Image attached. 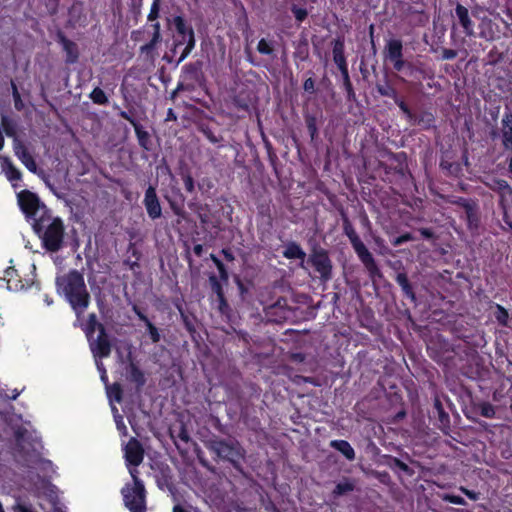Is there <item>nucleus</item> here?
<instances>
[{"mask_svg":"<svg viewBox=\"0 0 512 512\" xmlns=\"http://www.w3.org/2000/svg\"><path fill=\"white\" fill-rule=\"evenodd\" d=\"M120 360L119 369L114 372L115 381L112 384L109 383L107 371L103 363L96 359V364L100 372V379L105 386L106 395L111 406L117 430L122 436H126L127 430L124 423V416L128 415V406L123 404V394L126 383L128 382V362L124 361L121 355Z\"/></svg>","mask_w":512,"mask_h":512,"instance_id":"obj_1","label":"nucleus"},{"mask_svg":"<svg viewBox=\"0 0 512 512\" xmlns=\"http://www.w3.org/2000/svg\"><path fill=\"white\" fill-rule=\"evenodd\" d=\"M32 229L46 251L55 253L62 249L65 236L64 222L60 217H54L52 211L35 219Z\"/></svg>","mask_w":512,"mask_h":512,"instance_id":"obj_2","label":"nucleus"},{"mask_svg":"<svg viewBox=\"0 0 512 512\" xmlns=\"http://www.w3.org/2000/svg\"><path fill=\"white\" fill-rule=\"evenodd\" d=\"M57 286L64 293L77 315H80L88 307L90 295L86 289L83 275L77 270H71L67 275L57 278Z\"/></svg>","mask_w":512,"mask_h":512,"instance_id":"obj_3","label":"nucleus"},{"mask_svg":"<svg viewBox=\"0 0 512 512\" xmlns=\"http://www.w3.org/2000/svg\"><path fill=\"white\" fill-rule=\"evenodd\" d=\"M18 204L26 219L31 224L40 216H45L51 210L40 201L37 194L22 190L17 194Z\"/></svg>","mask_w":512,"mask_h":512,"instance_id":"obj_4","label":"nucleus"},{"mask_svg":"<svg viewBox=\"0 0 512 512\" xmlns=\"http://www.w3.org/2000/svg\"><path fill=\"white\" fill-rule=\"evenodd\" d=\"M346 235L350 239V242L364 264L365 268L368 270L369 274L371 276H374L379 273V269L375 263V260L372 256V254L369 252V250L366 248L364 243L360 240L358 235L355 233V231L351 227L345 228Z\"/></svg>","mask_w":512,"mask_h":512,"instance_id":"obj_5","label":"nucleus"},{"mask_svg":"<svg viewBox=\"0 0 512 512\" xmlns=\"http://www.w3.org/2000/svg\"><path fill=\"white\" fill-rule=\"evenodd\" d=\"M88 341L90 344V349L96 359L101 360L102 358H106L110 355L111 343L103 325H99V333L97 338L94 339L92 336V338L88 339Z\"/></svg>","mask_w":512,"mask_h":512,"instance_id":"obj_6","label":"nucleus"},{"mask_svg":"<svg viewBox=\"0 0 512 512\" xmlns=\"http://www.w3.org/2000/svg\"><path fill=\"white\" fill-rule=\"evenodd\" d=\"M131 476L133 478V488L130 493V512H146L144 485L134 474H131Z\"/></svg>","mask_w":512,"mask_h":512,"instance_id":"obj_7","label":"nucleus"},{"mask_svg":"<svg viewBox=\"0 0 512 512\" xmlns=\"http://www.w3.org/2000/svg\"><path fill=\"white\" fill-rule=\"evenodd\" d=\"M213 450L219 457L231 462H236L243 456L242 450L237 443L217 441L213 444Z\"/></svg>","mask_w":512,"mask_h":512,"instance_id":"obj_8","label":"nucleus"},{"mask_svg":"<svg viewBox=\"0 0 512 512\" xmlns=\"http://www.w3.org/2000/svg\"><path fill=\"white\" fill-rule=\"evenodd\" d=\"M144 205L151 219H157L161 216L162 209L156 191L152 186H149L145 192Z\"/></svg>","mask_w":512,"mask_h":512,"instance_id":"obj_9","label":"nucleus"},{"mask_svg":"<svg viewBox=\"0 0 512 512\" xmlns=\"http://www.w3.org/2000/svg\"><path fill=\"white\" fill-rule=\"evenodd\" d=\"M311 263L315 267L317 272L320 273V275L323 279L327 280L330 278L332 265H331V261L326 253H324L322 251L315 252L311 256Z\"/></svg>","mask_w":512,"mask_h":512,"instance_id":"obj_10","label":"nucleus"},{"mask_svg":"<svg viewBox=\"0 0 512 512\" xmlns=\"http://www.w3.org/2000/svg\"><path fill=\"white\" fill-rule=\"evenodd\" d=\"M58 42L62 45L66 54L65 63L69 65L77 63L79 59L78 45L62 33L58 35Z\"/></svg>","mask_w":512,"mask_h":512,"instance_id":"obj_11","label":"nucleus"},{"mask_svg":"<svg viewBox=\"0 0 512 512\" xmlns=\"http://www.w3.org/2000/svg\"><path fill=\"white\" fill-rule=\"evenodd\" d=\"M7 283V288L10 291H21L27 287V282H24L18 271L14 267H8L4 272V278Z\"/></svg>","mask_w":512,"mask_h":512,"instance_id":"obj_12","label":"nucleus"},{"mask_svg":"<svg viewBox=\"0 0 512 512\" xmlns=\"http://www.w3.org/2000/svg\"><path fill=\"white\" fill-rule=\"evenodd\" d=\"M15 154L16 156L18 157V159L21 161V163L32 173L36 174L37 173V164H36V161L34 159V157L32 156V154L29 152L28 148L19 143L16 147H15Z\"/></svg>","mask_w":512,"mask_h":512,"instance_id":"obj_13","label":"nucleus"},{"mask_svg":"<svg viewBox=\"0 0 512 512\" xmlns=\"http://www.w3.org/2000/svg\"><path fill=\"white\" fill-rule=\"evenodd\" d=\"M502 144L512 150V113H506L501 120Z\"/></svg>","mask_w":512,"mask_h":512,"instance_id":"obj_14","label":"nucleus"},{"mask_svg":"<svg viewBox=\"0 0 512 512\" xmlns=\"http://www.w3.org/2000/svg\"><path fill=\"white\" fill-rule=\"evenodd\" d=\"M456 15L459 19V22L461 26L464 29V32L468 36H472L474 34V25L473 22L469 16L468 9L465 8L463 5L458 4L455 9Z\"/></svg>","mask_w":512,"mask_h":512,"instance_id":"obj_15","label":"nucleus"},{"mask_svg":"<svg viewBox=\"0 0 512 512\" xmlns=\"http://www.w3.org/2000/svg\"><path fill=\"white\" fill-rule=\"evenodd\" d=\"M130 123H132L134 126L135 134L137 136L139 145L145 150H150L153 145V140L150 132L140 124L134 123L132 121H130Z\"/></svg>","mask_w":512,"mask_h":512,"instance_id":"obj_16","label":"nucleus"},{"mask_svg":"<svg viewBox=\"0 0 512 512\" xmlns=\"http://www.w3.org/2000/svg\"><path fill=\"white\" fill-rule=\"evenodd\" d=\"M402 58V43L399 40H390L386 46V59L390 62Z\"/></svg>","mask_w":512,"mask_h":512,"instance_id":"obj_17","label":"nucleus"},{"mask_svg":"<svg viewBox=\"0 0 512 512\" xmlns=\"http://www.w3.org/2000/svg\"><path fill=\"white\" fill-rule=\"evenodd\" d=\"M2 167L10 182L20 181L22 179L21 171L8 158H5Z\"/></svg>","mask_w":512,"mask_h":512,"instance_id":"obj_18","label":"nucleus"},{"mask_svg":"<svg viewBox=\"0 0 512 512\" xmlns=\"http://www.w3.org/2000/svg\"><path fill=\"white\" fill-rule=\"evenodd\" d=\"M283 255L288 259H300L302 262H304L306 257L304 250L296 243H289L285 247ZM301 265L303 266V263Z\"/></svg>","mask_w":512,"mask_h":512,"instance_id":"obj_19","label":"nucleus"},{"mask_svg":"<svg viewBox=\"0 0 512 512\" xmlns=\"http://www.w3.org/2000/svg\"><path fill=\"white\" fill-rule=\"evenodd\" d=\"M331 446L342 453L348 460L355 459V451L353 447L345 440H333Z\"/></svg>","mask_w":512,"mask_h":512,"instance_id":"obj_20","label":"nucleus"},{"mask_svg":"<svg viewBox=\"0 0 512 512\" xmlns=\"http://www.w3.org/2000/svg\"><path fill=\"white\" fill-rule=\"evenodd\" d=\"M130 464L138 465L143 460V449L136 440L130 439Z\"/></svg>","mask_w":512,"mask_h":512,"instance_id":"obj_21","label":"nucleus"},{"mask_svg":"<svg viewBox=\"0 0 512 512\" xmlns=\"http://www.w3.org/2000/svg\"><path fill=\"white\" fill-rule=\"evenodd\" d=\"M134 311L137 313L140 320L143 321L145 329L149 333L152 342L157 343L160 340L158 329L146 318V316L140 313L136 307H134Z\"/></svg>","mask_w":512,"mask_h":512,"instance_id":"obj_22","label":"nucleus"},{"mask_svg":"<svg viewBox=\"0 0 512 512\" xmlns=\"http://www.w3.org/2000/svg\"><path fill=\"white\" fill-rule=\"evenodd\" d=\"M182 42L186 43V47H185L179 61L184 60L190 54V52L193 50V48L195 46L194 31L189 30L186 37L185 38L182 37Z\"/></svg>","mask_w":512,"mask_h":512,"instance_id":"obj_23","label":"nucleus"},{"mask_svg":"<svg viewBox=\"0 0 512 512\" xmlns=\"http://www.w3.org/2000/svg\"><path fill=\"white\" fill-rule=\"evenodd\" d=\"M99 325H102L97 321V317L94 313L88 316L85 333L88 339H91L96 329L99 331Z\"/></svg>","mask_w":512,"mask_h":512,"instance_id":"obj_24","label":"nucleus"},{"mask_svg":"<svg viewBox=\"0 0 512 512\" xmlns=\"http://www.w3.org/2000/svg\"><path fill=\"white\" fill-rule=\"evenodd\" d=\"M90 99L94 104L106 105L108 103V97L106 93L99 87H95L90 93Z\"/></svg>","mask_w":512,"mask_h":512,"instance_id":"obj_25","label":"nucleus"},{"mask_svg":"<svg viewBox=\"0 0 512 512\" xmlns=\"http://www.w3.org/2000/svg\"><path fill=\"white\" fill-rule=\"evenodd\" d=\"M396 281L401 286L403 292L408 297H411L412 299H414L415 296H414L412 288H411V286L409 284V281H408V278H407L406 274H404V273L398 274L397 277H396Z\"/></svg>","mask_w":512,"mask_h":512,"instance_id":"obj_26","label":"nucleus"},{"mask_svg":"<svg viewBox=\"0 0 512 512\" xmlns=\"http://www.w3.org/2000/svg\"><path fill=\"white\" fill-rule=\"evenodd\" d=\"M10 84H11V90H12V97H13V101H14V107L17 111H22L24 109V103L22 101L18 87L13 80H11Z\"/></svg>","mask_w":512,"mask_h":512,"instance_id":"obj_27","label":"nucleus"},{"mask_svg":"<svg viewBox=\"0 0 512 512\" xmlns=\"http://www.w3.org/2000/svg\"><path fill=\"white\" fill-rule=\"evenodd\" d=\"M354 489V485L350 481L340 482L336 485L333 494L334 496H341L348 492H351Z\"/></svg>","mask_w":512,"mask_h":512,"instance_id":"obj_28","label":"nucleus"},{"mask_svg":"<svg viewBox=\"0 0 512 512\" xmlns=\"http://www.w3.org/2000/svg\"><path fill=\"white\" fill-rule=\"evenodd\" d=\"M333 53H334V61H335V63L338 65V67L343 72L345 78L348 80V73H347V69H346V64H345L344 56L342 55L341 51H339L337 49V47L334 48Z\"/></svg>","mask_w":512,"mask_h":512,"instance_id":"obj_29","label":"nucleus"},{"mask_svg":"<svg viewBox=\"0 0 512 512\" xmlns=\"http://www.w3.org/2000/svg\"><path fill=\"white\" fill-rule=\"evenodd\" d=\"M130 382L136 383L138 386H141L145 383V378L142 372H140L133 365H130Z\"/></svg>","mask_w":512,"mask_h":512,"instance_id":"obj_30","label":"nucleus"},{"mask_svg":"<svg viewBox=\"0 0 512 512\" xmlns=\"http://www.w3.org/2000/svg\"><path fill=\"white\" fill-rule=\"evenodd\" d=\"M174 25H175V28H176L177 32L179 34H181L182 37H184V38L188 34L189 30H193L192 28L186 26L183 18L180 17V16H177V17L174 18Z\"/></svg>","mask_w":512,"mask_h":512,"instance_id":"obj_31","label":"nucleus"},{"mask_svg":"<svg viewBox=\"0 0 512 512\" xmlns=\"http://www.w3.org/2000/svg\"><path fill=\"white\" fill-rule=\"evenodd\" d=\"M495 317L500 324L506 325L508 320V312L502 306L497 305Z\"/></svg>","mask_w":512,"mask_h":512,"instance_id":"obj_32","label":"nucleus"},{"mask_svg":"<svg viewBox=\"0 0 512 512\" xmlns=\"http://www.w3.org/2000/svg\"><path fill=\"white\" fill-rule=\"evenodd\" d=\"M159 29H160V26H159V24H158V23H156V24L154 25V34H153V37H152V39H151L150 43H149V44H147V45H145V46H143V47L141 48L142 50H145V49H152V48L155 46V44H156V43L159 41V39H160V32H159Z\"/></svg>","mask_w":512,"mask_h":512,"instance_id":"obj_33","label":"nucleus"},{"mask_svg":"<svg viewBox=\"0 0 512 512\" xmlns=\"http://www.w3.org/2000/svg\"><path fill=\"white\" fill-rule=\"evenodd\" d=\"M257 50L259 53L261 54H266V55H269L272 53L273 51V48L271 47L270 43L267 42L265 39H261L259 42H258V45H257Z\"/></svg>","mask_w":512,"mask_h":512,"instance_id":"obj_34","label":"nucleus"},{"mask_svg":"<svg viewBox=\"0 0 512 512\" xmlns=\"http://www.w3.org/2000/svg\"><path fill=\"white\" fill-rule=\"evenodd\" d=\"M481 415L486 418H492L495 415L494 407L489 403H484L481 405Z\"/></svg>","mask_w":512,"mask_h":512,"instance_id":"obj_35","label":"nucleus"},{"mask_svg":"<svg viewBox=\"0 0 512 512\" xmlns=\"http://www.w3.org/2000/svg\"><path fill=\"white\" fill-rule=\"evenodd\" d=\"M13 512H36L30 505L17 502L12 507Z\"/></svg>","mask_w":512,"mask_h":512,"instance_id":"obj_36","label":"nucleus"},{"mask_svg":"<svg viewBox=\"0 0 512 512\" xmlns=\"http://www.w3.org/2000/svg\"><path fill=\"white\" fill-rule=\"evenodd\" d=\"M443 499L449 503L456 504V505H464L465 504V500L462 497L456 496V495L447 494L443 497Z\"/></svg>","mask_w":512,"mask_h":512,"instance_id":"obj_37","label":"nucleus"},{"mask_svg":"<svg viewBox=\"0 0 512 512\" xmlns=\"http://www.w3.org/2000/svg\"><path fill=\"white\" fill-rule=\"evenodd\" d=\"M158 13H159V0H154L153 4L151 6L150 13L148 15V19L150 21L155 20L158 16Z\"/></svg>","mask_w":512,"mask_h":512,"instance_id":"obj_38","label":"nucleus"},{"mask_svg":"<svg viewBox=\"0 0 512 512\" xmlns=\"http://www.w3.org/2000/svg\"><path fill=\"white\" fill-rule=\"evenodd\" d=\"M292 11L295 15V18L298 20V21H303L306 16H307V11L305 9H302V8H297V7H293L292 8Z\"/></svg>","mask_w":512,"mask_h":512,"instance_id":"obj_39","label":"nucleus"},{"mask_svg":"<svg viewBox=\"0 0 512 512\" xmlns=\"http://www.w3.org/2000/svg\"><path fill=\"white\" fill-rule=\"evenodd\" d=\"M410 240H412L411 234L406 233L404 235H401V236L395 238L392 243L394 246H399V245L403 244L404 242H407Z\"/></svg>","mask_w":512,"mask_h":512,"instance_id":"obj_40","label":"nucleus"},{"mask_svg":"<svg viewBox=\"0 0 512 512\" xmlns=\"http://www.w3.org/2000/svg\"><path fill=\"white\" fill-rule=\"evenodd\" d=\"M457 56V52L452 49H444L442 52V58L445 60H452Z\"/></svg>","mask_w":512,"mask_h":512,"instance_id":"obj_41","label":"nucleus"},{"mask_svg":"<svg viewBox=\"0 0 512 512\" xmlns=\"http://www.w3.org/2000/svg\"><path fill=\"white\" fill-rule=\"evenodd\" d=\"M184 184L187 191L192 192L194 190V181L191 176H186L184 178Z\"/></svg>","mask_w":512,"mask_h":512,"instance_id":"obj_42","label":"nucleus"},{"mask_svg":"<svg viewBox=\"0 0 512 512\" xmlns=\"http://www.w3.org/2000/svg\"><path fill=\"white\" fill-rule=\"evenodd\" d=\"M127 78L128 76L127 75H124L123 76V80H122V84H121V91L123 93V98H124V101L127 102L128 101V96H127Z\"/></svg>","mask_w":512,"mask_h":512,"instance_id":"obj_43","label":"nucleus"},{"mask_svg":"<svg viewBox=\"0 0 512 512\" xmlns=\"http://www.w3.org/2000/svg\"><path fill=\"white\" fill-rule=\"evenodd\" d=\"M124 506L128 508V483L121 488Z\"/></svg>","mask_w":512,"mask_h":512,"instance_id":"obj_44","label":"nucleus"},{"mask_svg":"<svg viewBox=\"0 0 512 512\" xmlns=\"http://www.w3.org/2000/svg\"><path fill=\"white\" fill-rule=\"evenodd\" d=\"M121 446L125 465L128 467V442L122 440Z\"/></svg>","mask_w":512,"mask_h":512,"instance_id":"obj_45","label":"nucleus"},{"mask_svg":"<svg viewBox=\"0 0 512 512\" xmlns=\"http://www.w3.org/2000/svg\"><path fill=\"white\" fill-rule=\"evenodd\" d=\"M460 490L466 495L468 496L470 499L472 500H477L478 499V495L477 493L473 492V491H470L464 487H461Z\"/></svg>","mask_w":512,"mask_h":512,"instance_id":"obj_46","label":"nucleus"},{"mask_svg":"<svg viewBox=\"0 0 512 512\" xmlns=\"http://www.w3.org/2000/svg\"><path fill=\"white\" fill-rule=\"evenodd\" d=\"M304 89L306 91H312L314 89V82L311 78L307 79L305 82H304Z\"/></svg>","mask_w":512,"mask_h":512,"instance_id":"obj_47","label":"nucleus"},{"mask_svg":"<svg viewBox=\"0 0 512 512\" xmlns=\"http://www.w3.org/2000/svg\"><path fill=\"white\" fill-rule=\"evenodd\" d=\"M392 63H393L394 68L397 71H400L404 66V61L402 60V58L394 60V61H392Z\"/></svg>","mask_w":512,"mask_h":512,"instance_id":"obj_48","label":"nucleus"},{"mask_svg":"<svg viewBox=\"0 0 512 512\" xmlns=\"http://www.w3.org/2000/svg\"><path fill=\"white\" fill-rule=\"evenodd\" d=\"M215 262H216V265L221 273V276H223V272H224L223 264L218 260H215Z\"/></svg>","mask_w":512,"mask_h":512,"instance_id":"obj_49","label":"nucleus"},{"mask_svg":"<svg viewBox=\"0 0 512 512\" xmlns=\"http://www.w3.org/2000/svg\"><path fill=\"white\" fill-rule=\"evenodd\" d=\"M202 249H203V248H202V246H201V245H196V246L194 247V252H195V254H196V255H201V253H202Z\"/></svg>","mask_w":512,"mask_h":512,"instance_id":"obj_50","label":"nucleus"},{"mask_svg":"<svg viewBox=\"0 0 512 512\" xmlns=\"http://www.w3.org/2000/svg\"><path fill=\"white\" fill-rule=\"evenodd\" d=\"M18 396H19V392L15 389V390H13L12 395L7 396V397L11 400H15Z\"/></svg>","mask_w":512,"mask_h":512,"instance_id":"obj_51","label":"nucleus"},{"mask_svg":"<svg viewBox=\"0 0 512 512\" xmlns=\"http://www.w3.org/2000/svg\"><path fill=\"white\" fill-rule=\"evenodd\" d=\"M167 119L168 120H176V116L174 115L172 109H169Z\"/></svg>","mask_w":512,"mask_h":512,"instance_id":"obj_52","label":"nucleus"},{"mask_svg":"<svg viewBox=\"0 0 512 512\" xmlns=\"http://www.w3.org/2000/svg\"><path fill=\"white\" fill-rule=\"evenodd\" d=\"M15 437L17 440H20L21 438H23V431H21V430L16 431Z\"/></svg>","mask_w":512,"mask_h":512,"instance_id":"obj_53","label":"nucleus"},{"mask_svg":"<svg viewBox=\"0 0 512 512\" xmlns=\"http://www.w3.org/2000/svg\"><path fill=\"white\" fill-rule=\"evenodd\" d=\"M397 464L398 466L402 469V470H407L408 469V466L400 461L397 460Z\"/></svg>","mask_w":512,"mask_h":512,"instance_id":"obj_54","label":"nucleus"},{"mask_svg":"<svg viewBox=\"0 0 512 512\" xmlns=\"http://www.w3.org/2000/svg\"><path fill=\"white\" fill-rule=\"evenodd\" d=\"M173 512H185V510L182 509L180 506H175Z\"/></svg>","mask_w":512,"mask_h":512,"instance_id":"obj_55","label":"nucleus"},{"mask_svg":"<svg viewBox=\"0 0 512 512\" xmlns=\"http://www.w3.org/2000/svg\"><path fill=\"white\" fill-rule=\"evenodd\" d=\"M121 116H122L124 119H127V120H128V112H127V111H122V112H121Z\"/></svg>","mask_w":512,"mask_h":512,"instance_id":"obj_56","label":"nucleus"},{"mask_svg":"<svg viewBox=\"0 0 512 512\" xmlns=\"http://www.w3.org/2000/svg\"><path fill=\"white\" fill-rule=\"evenodd\" d=\"M509 172L512 174V157L509 160Z\"/></svg>","mask_w":512,"mask_h":512,"instance_id":"obj_57","label":"nucleus"},{"mask_svg":"<svg viewBox=\"0 0 512 512\" xmlns=\"http://www.w3.org/2000/svg\"><path fill=\"white\" fill-rule=\"evenodd\" d=\"M400 108H401L404 112H407V108H406V106H405L403 103H401V104H400Z\"/></svg>","mask_w":512,"mask_h":512,"instance_id":"obj_58","label":"nucleus"},{"mask_svg":"<svg viewBox=\"0 0 512 512\" xmlns=\"http://www.w3.org/2000/svg\"><path fill=\"white\" fill-rule=\"evenodd\" d=\"M45 301L47 302L48 305H50L52 303V300H49L47 296L45 298Z\"/></svg>","mask_w":512,"mask_h":512,"instance_id":"obj_59","label":"nucleus"},{"mask_svg":"<svg viewBox=\"0 0 512 512\" xmlns=\"http://www.w3.org/2000/svg\"><path fill=\"white\" fill-rule=\"evenodd\" d=\"M123 193H124V197H125L126 199H128V193H127V192H125V191H123Z\"/></svg>","mask_w":512,"mask_h":512,"instance_id":"obj_60","label":"nucleus"},{"mask_svg":"<svg viewBox=\"0 0 512 512\" xmlns=\"http://www.w3.org/2000/svg\"><path fill=\"white\" fill-rule=\"evenodd\" d=\"M124 295L127 296L128 292L126 291V286H124Z\"/></svg>","mask_w":512,"mask_h":512,"instance_id":"obj_61","label":"nucleus"},{"mask_svg":"<svg viewBox=\"0 0 512 512\" xmlns=\"http://www.w3.org/2000/svg\"><path fill=\"white\" fill-rule=\"evenodd\" d=\"M182 439H183V440H185V441H187V440H188V437H187V436H185V435H183V436H182Z\"/></svg>","mask_w":512,"mask_h":512,"instance_id":"obj_62","label":"nucleus"},{"mask_svg":"<svg viewBox=\"0 0 512 512\" xmlns=\"http://www.w3.org/2000/svg\"><path fill=\"white\" fill-rule=\"evenodd\" d=\"M0 512H4L3 506H0Z\"/></svg>","mask_w":512,"mask_h":512,"instance_id":"obj_63","label":"nucleus"},{"mask_svg":"<svg viewBox=\"0 0 512 512\" xmlns=\"http://www.w3.org/2000/svg\"><path fill=\"white\" fill-rule=\"evenodd\" d=\"M123 264H128V260H123Z\"/></svg>","mask_w":512,"mask_h":512,"instance_id":"obj_64","label":"nucleus"}]
</instances>
